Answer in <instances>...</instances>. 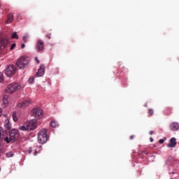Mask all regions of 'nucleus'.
I'll use <instances>...</instances> for the list:
<instances>
[{"instance_id":"obj_1","label":"nucleus","mask_w":179,"mask_h":179,"mask_svg":"<svg viewBox=\"0 0 179 179\" xmlns=\"http://www.w3.org/2000/svg\"><path fill=\"white\" fill-rule=\"evenodd\" d=\"M19 136V130L14 129L10 131L8 137L7 136L4 138V141L6 143H10V142L13 143V142L17 140Z\"/></svg>"},{"instance_id":"obj_2","label":"nucleus","mask_w":179,"mask_h":179,"mask_svg":"<svg viewBox=\"0 0 179 179\" xmlns=\"http://www.w3.org/2000/svg\"><path fill=\"white\" fill-rule=\"evenodd\" d=\"M48 141V135L47 134V129H43L38 134V142L41 145H44Z\"/></svg>"},{"instance_id":"obj_3","label":"nucleus","mask_w":179,"mask_h":179,"mask_svg":"<svg viewBox=\"0 0 179 179\" xmlns=\"http://www.w3.org/2000/svg\"><path fill=\"white\" fill-rule=\"evenodd\" d=\"M22 89V86L20 85L14 83L8 85L6 87V93H8V94H13L15 92H17V90H20Z\"/></svg>"},{"instance_id":"obj_4","label":"nucleus","mask_w":179,"mask_h":179,"mask_svg":"<svg viewBox=\"0 0 179 179\" xmlns=\"http://www.w3.org/2000/svg\"><path fill=\"white\" fill-rule=\"evenodd\" d=\"M16 65L19 69H24L29 65V59L24 57H21L17 59Z\"/></svg>"},{"instance_id":"obj_5","label":"nucleus","mask_w":179,"mask_h":179,"mask_svg":"<svg viewBox=\"0 0 179 179\" xmlns=\"http://www.w3.org/2000/svg\"><path fill=\"white\" fill-rule=\"evenodd\" d=\"M5 73L8 78H11V76H13V75L16 73V68H15V65L10 64L9 66H8L5 69Z\"/></svg>"},{"instance_id":"obj_6","label":"nucleus","mask_w":179,"mask_h":179,"mask_svg":"<svg viewBox=\"0 0 179 179\" xmlns=\"http://www.w3.org/2000/svg\"><path fill=\"white\" fill-rule=\"evenodd\" d=\"M9 44V39L6 36H0V51L5 50Z\"/></svg>"},{"instance_id":"obj_7","label":"nucleus","mask_w":179,"mask_h":179,"mask_svg":"<svg viewBox=\"0 0 179 179\" xmlns=\"http://www.w3.org/2000/svg\"><path fill=\"white\" fill-rule=\"evenodd\" d=\"M31 115L38 120L43 117V110L41 108H34L31 113Z\"/></svg>"},{"instance_id":"obj_8","label":"nucleus","mask_w":179,"mask_h":179,"mask_svg":"<svg viewBox=\"0 0 179 179\" xmlns=\"http://www.w3.org/2000/svg\"><path fill=\"white\" fill-rule=\"evenodd\" d=\"M27 124V127L28 128V131H33V129H36L37 128V120H31L25 122Z\"/></svg>"},{"instance_id":"obj_9","label":"nucleus","mask_w":179,"mask_h":179,"mask_svg":"<svg viewBox=\"0 0 179 179\" xmlns=\"http://www.w3.org/2000/svg\"><path fill=\"white\" fill-rule=\"evenodd\" d=\"M31 104V100L30 99H24L21 103H18V107L20 108H24V107H28Z\"/></svg>"},{"instance_id":"obj_10","label":"nucleus","mask_w":179,"mask_h":179,"mask_svg":"<svg viewBox=\"0 0 179 179\" xmlns=\"http://www.w3.org/2000/svg\"><path fill=\"white\" fill-rule=\"evenodd\" d=\"M36 50L38 52L44 50V43L41 40H38L36 45Z\"/></svg>"},{"instance_id":"obj_11","label":"nucleus","mask_w":179,"mask_h":179,"mask_svg":"<svg viewBox=\"0 0 179 179\" xmlns=\"http://www.w3.org/2000/svg\"><path fill=\"white\" fill-rule=\"evenodd\" d=\"M9 96L7 95H4L3 97V103H2V107H3L4 108L6 107H8V106H9Z\"/></svg>"},{"instance_id":"obj_12","label":"nucleus","mask_w":179,"mask_h":179,"mask_svg":"<svg viewBox=\"0 0 179 179\" xmlns=\"http://www.w3.org/2000/svg\"><path fill=\"white\" fill-rule=\"evenodd\" d=\"M176 145H177V141L176 138L173 137L170 139L169 143L167 144L168 148H176Z\"/></svg>"},{"instance_id":"obj_13","label":"nucleus","mask_w":179,"mask_h":179,"mask_svg":"<svg viewBox=\"0 0 179 179\" xmlns=\"http://www.w3.org/2000/svg\"><path fill=\"white\" fill-rule=\"evenodd\" d=\"M45 72V66L44 65H41L38 72L36 73L37 76H43Z\"/></svg>"},{"instance_id":"obj_14","label":"nucleus","mask_w":179,"mask_h":179,"mask_svg":"<svg viewBox=\"0 0 179 179\" xmlns=\"http://www.w3.org/2000/svg\"><path fill=\"white\" fill-rule=\"evenodd\" d=\"M171 131H178L179 124L178 122H173L170 124Z\"/></svg>"},{"instance_id":"obj_15","label":"nucleus","mask_w":179,"mask_h":179,"mask_svg":"<svg viewBox=\"0 0 179 179\" xmlns=\"http://www.w3.org/2000/svg\"><path fill=\"white\" fill-rule=\"evenodd\" d=\"M4 127L6 131H10V128H12V125L10 124V122L9 119H6L4 122Z\"/></svg>"},{"instance_id":"obj_16","label":"nucleus","mask_w":179,"mask_h":179,"mask_svg":"<svg viewBox=\"0 0 179 179\" xmlns=\"http://www.w3.org/2000/svg\"><path fill=\"white\" fill-rule=\"evenodd\" d=\"M12 22H13V15L9 14L8 15V19H7L6 23H7V24H9V23H12Z\"/></svg>"},{"instance_id":"obj_17","label":"nucleus","mask_w":179,"mask_h":179,"mask_svg":"<svg viewBox=\"0 0 179 179\" xmlns=\"http://www.w3.org/2000/svg\"><path fill=\"white\" fill-rule=\"evenodd\" d=\"M19 129H20V131H29L26 122L23 124V125L20 126Z\"/></svg>"},{"instance_id":"obj_18","label":"nucleus","mask_w":179,"mask_h":179,"mask_svg":"<svg viewBox=\"0 0 179 179\" xmlns=\"http://www.w3.org/2000/svg\"><path fill=\"white\" fill-rule=\"evenodd\" d=\"M50 125L52 127V128H57V127H59L58 122L55 120L52 121L50 122Z\"/></svg>"},{"instance_id":"obj_19","label":"nucleus","mask_w":179,"mask_h":179,"mask_svg":"<svg viewBox=\"0 0 179 179\" xmlns=\"http://www.w3.org/2000/svg\"><path fill=\"white\" fill-rule=\"evenodd\" d=\"M30 37V36H29V34H26L23 37H22V40L23 41H24V43H27V41L29 40V38Z\"/></svg>"},{"instance_id":"obj_20","label":"nucleus","mask_w":179,"mask_h":179,"mask_svg":"<svg viewBox=\"0 0 179 179\" xmlns=\"http://www.w3.org/2000/svg\"><path fill=\"white\" fill-rule=\"evenodd\" d=\"M13 120L15 122H16V121H17V113L16 112H13Z\"/></svg>"},{"instance_id":"obj_21","label":"nucleus","mask_w":179,"mask_h":179,"mask_svg":"<svg viewBox=\"0 0 179 179\" xmlns=\"http://www.w3.org/2000/svg\"><path fill=\"white\" fill-rule=\"evenodd\" d=\"M11 38H15L16 40H17V38H19V36L17 35V33L14 32L12 34Z\"/></svg>"},{"instance_id":"obj_22","label":"nucleus","mask_w":179,"mask_h":179,"mask_svg":"<svg viewBox=\"0 0 179 179\" xmlns=\"http://www.w3.org/2000/svg\"><path fill=\"white\" fill-rule=\"evenodd\" d=\"M3 82V74L0 72V83Z\"/></svg>"},{"instance_id":"obj_23","label":"nucleus","mask_w":179,"mask_h":179,"mask_svg":"<svg viewBox=\"0 0 179 179\" xmlns=\"http://www.w3.org/2000/svg\"><path fill=\"white\" fill-rule=\"evenodd\" d=\"M7 157H12L13 156V152H8L6 153Z\"/></svg>"},{"instance_id":"obj_24","label":"nucleus","mask_w":179,"mask_h":179,"mask_svg":"<svg viewBox=\"0 0 179 179\" xmlns=\"http://www.w3.org/2000/svg\"><path fill=\"white\" fill-rule=\"evenodd\" d=\"M29 83H34V78H31L29 79Z\"/></svg>"},{"instance_id":"obj_25","label":"nucleus","mask_w":179,"mask_h":179,"mask_svg":"<svg viewBox=\"0 0 179 179\" xmlns=\"http://www.w3.org/2000/svg\"><path fill=\"white\" fill-rule=\"evenodd\" d=\"M15 47H16V43H13L10 48V50H14Z\"/></svg>"},{"instance_id":"obj_26","label":"nucleus","mask_w":179,"mask_h":179,"mask_svg":"<svg viewBox=\"0 0 179 179\" xmlns=\"http://www.w3.org/2000/svg\"><path fill=\"white\" fill-rule=\"evenodd\" d=\"M148 114H150V115H153V109H150L148 111Z\"/></svg>"},{"instance_id":"obj_27","label":"nucleus","mask_w":179,"mask_h":179,"mask_svg":"<svg viewBox=\"0 0 179 179\" xmlns=\"http://www.w3.org/2000/svg\"><path fill=\"white\" fill-rule=\"evenodd\" d=\"M171 161V157H169L167 161H166L167 164H169Z\"/></svg>"},{"instance_id":"obj_28","label":"nucleus","mask_w":179,"mask_h":179,"mask_svg":"<svg viewBox=\"0 0 179 179\" xmlns=\"http://www.w3.org/2000/svg\"><path fill=\"white\" fill-rule=\"evenodd\" d=\"M35 61H36L37 64H40V60H38V57H35Z\"/></svg>"},{"instance_id":"obj_29","label":"nucleus","mask_w":179,"mask_h":179,"mask_svg":"<svg viewBox=\"0 0 179 179\" xmlns=\"http://www.w3.org/2000/svg\"><path fill=\"white\" fill-rule=\"evenodd\" d=\"M159 143H164V139H159Z\"/></svg>"},{"instance_id":"obj_30","label":"nucleus","mask_w":179,"mask_h":179,"mask_svg":"<svg viewBox=\"0 0 179 179\" xmlns=\"http://www.w3.org/2000/svg\"><path fill=\"white\" fill-rule=\"evenodd\" d=\"M26 47V45L24 43L21 44V48H24Z\"/></svg>"},{"instance_id":"obj_31","label":"nucleus","mask_w":179,"mask_h":179,"mask_svg":"<svg viewBox=\"0 0 179 179\" xmlns=\"http://www.w3.org/2000/svg\"><path fill=\"white\" fill-rule=\"evenodd\" d=\"M176 171L169 172V174H176Z\"/></svg>"},{"instance_id":"obj_32","label":"nucleus","mask_w":179,"mask_h":179,"mask_svg":"<svg viewBox=\"0 0 179 179\" xmlns=\"http://www.w3.org/2000/svg\"><path fill=\"white\" fill-rule=\"evenodd\" d=\"M34 156H37V151H35V152H34Z\"/></svg>"},{"instance_id":"obj_33","label":"nucleus","mask_w":179,"mask_h":179,"mask_svg":"<svg viewBox=\"0 0 179 179\" xmlns=\"http://www.w3.org/2000/svg\"><path fill=\"white\" fill-rule=\"evenodd\" d=\"M150 135H153V131H150Z\"/></svg>"},{"instance_id":"obj_34","label":"nucleus","mask_w":179,"mask_h":179,"mask_svg":"<svg viewBox=\"0 0 179 179\" xmlns=\"http://www.w3.org/2000/svg\"><path fill=\"white\" fill-rule=\"evenodd\" d=\"M150 142H153V138L152 137L150 138Z\"/></svg>"},{"instance_id":"obj_35","label":"nucleus","mask_w":179,"mask_h":179,"mask_svg":"<svg viewBox=\"0 0 179 179\" xmlns=\"http://www.w3.org/2000/svg\"><path fill=\"white\" fill-rule=\"evenodd\" d=\"M29 154L31 153V148H29Z\"/></svg>"},{"instance_id":"obj_36","label":"nucleus","mask_w":179,"mask_h":179,"mask_svg":"<svg viewBox=\"0 0 179 179\" xmlns=\"http://www.w3.org/2000/svg\"><path fill=\"white\" fill-rule=\"evenodd\" d=\"M38 149H39V150H41V149H43V147L42 146H39Z\"/></svg>"},{"instance_id":"obj_37","label":"nucleus","mask_w":179,"mask_h":179,"mask_svg":"<svg viewBox=\"0 0 179 179\" xmlns=\"http://www.w3.org/2000/svg\"><path fill=\"white\" fill-rule=\"evenodd\" d=\"M130 139H134V136H131Z\"/></svg>"},{"instance_id":"obj_38","label":"nucleus","mask_w":179,"mask_h":179,"mask_svg":"<svg viewBox=\"0 0 179 179\" xmlns=\"http://www.w3.org/2000/svg\"><path fill=\"white\" fill-rule=\"evenodd\" d=\"M145 107H147V104H145Z\"/></svg>"},{"instance_id":"obj_39","label":"nucleus","mask_w":179,"mask_h":179,"mask_svg":"<svg viewBox=\"0 0 179 179\" xmlns=\"http://www.w3.org/2000/svg\"><path fill=\"white\" fill-rule=\"evenodd\" d=\"M0 171H1V168H0Z\"/></svg>"}]
</instances>
